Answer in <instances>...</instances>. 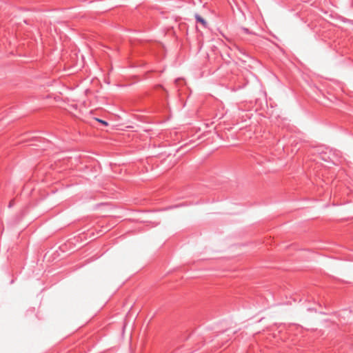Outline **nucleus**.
Wrapping results in <instances>:
<instances>
[{"label":"nucleus","mask_w":353,"mask_h":353,"mask_svg":"<svg viewBox=\"0 0 353 353\" xmlns=\"http://www.w3.org/2000/svg\"><path fill=\"white\" fill-rule=\"evenodd\" d=\"M195 18L198 22L201 23L203 25V26L207 27L208 23L202 17L196 14H195Z\"/></svg>","instance_id":"nucleus-1"},{"label":"nucleus","mask_w":353,"mask_h":353,"mask_svg":"<svg viewBox=\"0 0 353 353\" xmlns=\"http://www.w3.org/2000/svg\"><path fill=\"white\" fill-rule=\"evenodd\" d=\"M95 120H96L97 121H98V122H99V123H102V124H103V125H106V126H107V125H108V123L106 121H103V120H101V119H100L95 118Z\"/></svg>","instance_id":"nucleus-2"}]
</instances>
